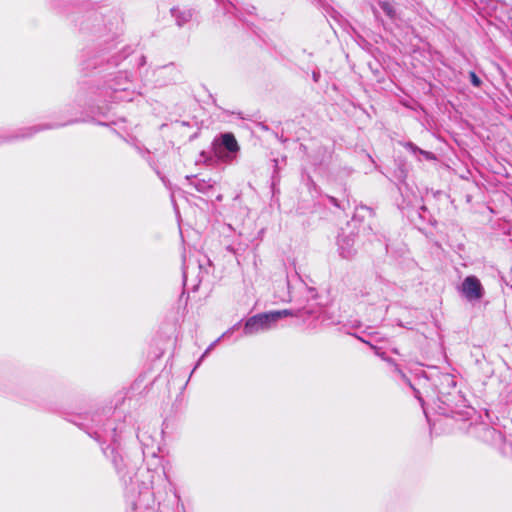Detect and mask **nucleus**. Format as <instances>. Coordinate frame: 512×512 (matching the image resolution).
Listing matches in <instances>:
<instances>
[{
	"label": "nucleus",
	"instance_id": "f257e3e1",
	"mask_svg": "<svg viewBox=\"0 0 512 512\" xmlns=\"http://www.w3.org/2000/svg\"><path fill=\"white\" fill-rule=\"evenodd\" d=\"M293 315L292 311L287 309L257 314L246 321L244 333L245 335H253L261 331H266L272 328L279 319Z\"/></svg>",
	"mask_w": 512,
	"mask_h": 512
},
{
	"label": "nucleus",
	"instance_id": "f03ea898",
	"mask_svg": "<svg viewBox=\"0 0 512 512\" xmlns=\"http://www.w3.org/2000/svg\"><path fill=\"white\" fill-rule=\"evenodd\" d=\"M240 147L232 133H224L221 135L220 145L215 147L216 156L222 161H232L239 151Z\"/></svg>",
	"mask_w": 512,
	"mask_h": 512
},
{
	"label": "nucleus",
	"instance_id": "7ed1b4c3",
	"mask_svg": "<svg viewBox=\"0 0 512 512\" xmlns=\"http://www.w3.org/2000/svg\"><path fill=\"white\" fill-rule=\"evenodd\" d=\"M461 292L469 301L480 300L484 295V288L476 276H467L461 285Z\"/></svg>",
	"mask_w": 512,
	"mask_h": 512
},
{
	"label": "nucleus",
	"instance_id": "20e7f679",
	"mask_svg": "<svg viewBox=\"0 0 512 512\" xmlns=\"http://www.w3.org/2000/svg\"><path fill=\"white\" fill-rule=\"evenodd\" d=\"M380 7L386 13L387 16H389L390 18L395 17V9L391 3L386 1L380 2Z\"/></svg>",
	"mask_w": 512,
	"mask_h": 512
},
{
	"label": "nucleus",
	"instance_id": "39448f33",
	"mask_svg": "<svg viewBox=\"0 0 512 512\" xmlns=\"http://www.w3.org/2000/svg\"><path fill=\"white\" fill-rule=\"evenodd\" d=\"M470 79H471L472 84L476 87H478L481 83L479 77L474 72L470 73Z\"/></svg>",
	"mask_w": 512,
	"mask_h": 512
},
{
	"label": "nucleus",
	"instance_id": "423d86ee",
	"mask_svg": "<svg viewBox=\"0 0 512 512\" xmlns=\"http://www.w3.org/2000/svg\"><path fill=\"white\" fill-rule=\"evenodd\" d=\"M399 372H400V374H401V376H402L403 378H406L405 374H403L401 371H399Z\"/></svg>",
	"mask_w": 512,
	"mask_h": 512
}]
</instances>
